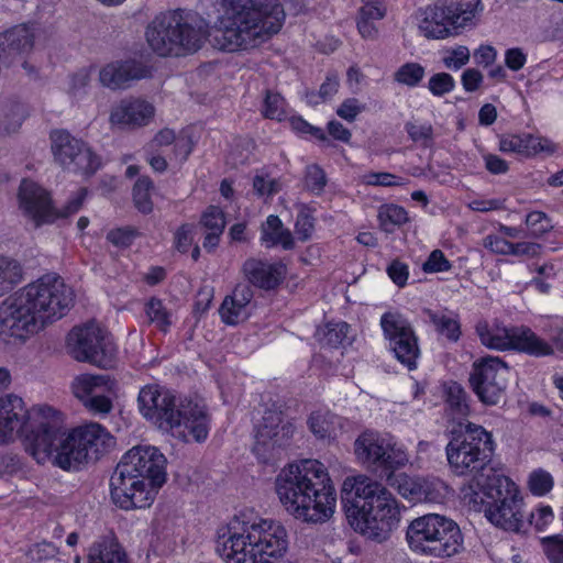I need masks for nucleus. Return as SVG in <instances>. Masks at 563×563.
Masks as SVG:
<instances>
[{
  "label": "nucleus",
  "mask_w": 563,
  "mask_h": 563,
  "mask_svg": "<svg viewBox=\"0 0 563 563\" xmlns=\"http://www.w3.org/2000/svg\"><path fill=\"white\" fill-rule=\"evenodd\" d=\"M73 303L71 288L57 275H44L1 303L0 335L24 341L63 318Z\"/></svg>",
  "instance_id": "f257e3e1"
},
{
  "label": "nucleus",
  "mask_w": 563,
  "mask_h": 563,
  "mask_svg": "<svg viewBox=\"0 0 563 563\" xmlns=\"http://www.w3.org/2000/svg\"><path fill=\"white\" fill-rule=\"evenodd\" d=\"M275 489L285 510L296 519L321 523L334 514L335 488L327 467L318 460H302L282 468Z\"/></svg>",
  "instance_id": "f03ea898"
},
{
  "label": "nucleus",
  "mask_w": 563,
  "mask_h": 563,
  "mask_svg": "<svg viewBox=\"0 0 563 563\" xmlns=\"http://www.w3.org/2000/svg\"><path fill=\"white\" fill-rule=\"evenodd\" d=\"M235 531L218 541L217 552L227 563H276L288 550L285 527L252 510L235 516Z\"/></svg>",
  "instance_id": "7ed1b4c3"
},
{
  "label": "nucleus",
  "mask_w": 563,
  "mask_h": 563,
  "mask_svg": "<svg viewBox=\"0 0 563 563\" xmlns=\"http://www.w3.org/2000/svg\"><path fill=\"white\" fill-rule=\"evenodd\" d=\"M137 404L146 420L184 442L190 437L196 442L208 438L210 419L203 406L192 401L178 402L169 390L157 385L144 386Z\"/></svg>",
  "instance_id": "20e7f679"
},
{
  "label": "nucleus",
  "mask_w": 563,
  "mask_h": 563,
  "mask_svg": "<svg viewBox=\"0 0 563 563\" xmlns=\"http://www.w3.org/2000/svg\"><path fill=\"white\" fill-rule=\"evenodd\" d=\"M464 503L475 511H484L494 526L511 532L525 527L523 499L517 485L503 474L488 477L486 484L476 483L462 488Z\"/></svg>",
  "instance_id": "39448f33"
},
{
  "label": "nucleus",
  "mask_w": 563,
  "mask_h": 563,
  "mask_svg": "<svg viewBox=\"0 0 563 563\" xmlns=\"http://www.w3.org/2000/svg\"><path fill=\"white\" fill-rule=\"evenodd\" d=\"M146 41L161 56H181L199 51L209 35L208 25L198 14L184 10L156 15L146 27Z\"/></svg>",
  "instance_id": "423d86ee"
},
{
  "label": "nucleus",
  "mask_w": 563,
  "mask_h": 563,
  "mask_svg": "<svg viewBox=\"0 0 563 563\" xmlns=\"http://www.w3.org/2000/svg\"><path fill=\"white\" fill-rule=\"evenodd\" d=\"M495 450L490 432L482 426L467 422L462 435L454 437L445 452L450 467L456 475H473L466 486L486 484L488 477L499 473L489 466Z\"/></svg>",
  "instance_id": "0eeeda50"
},
{
  "label": "nucleus",
  "mask_w": 563,
  "mask_h": 563,
  "mask_svg": "<svg viewBox=\"0 0 563 563\" xmlns=\"http://www.w3.org/2000/svg\"><path fill=\"white\" fill-rule=\"evenodd\" d=\"M406 538L413 552L437 559L451 558L463 549V536L457 523L439 514L413 519L407 528Z\"/></svg>",
  "instance_id": "6e6552de"
},
{
  "label": "nucleus",
  "mask_w": 563,
  "mask_h": 563,
  "mask_svg": "<svg viewBox=\"0 0 563 563\" xmlns=\"http://www.w3.org/2000/svg\"><path fill=\"white\" fill-rule=\"evenodd\" d=\"M481 0H437L422 11L419 29L428 38L443 40L475 25Z\"/></svg>",
  "instance_id": "1a4fd4ad"
},
{
  "label": "nucleus",
  "mask_w": 563,
  "mask_h": 563,
  "mask_svg": "<svg viewBox=\"0 0 563 563\" xmlns=\"http://www.w3.org/2000/svg\"><path fill=\"white\" fill-rule=\"evenodd\" d=\"M356 457L367 467L390 476L408 463V454L393 435L373 430L362 432L354 442Z\"/></svg>",
  "instance_id": "9d476101"
},
{
  "label": "nucleus",
  "mask_w": 563,
  "mask_h": 563,
  "mask_svg": "<svg viewBox=\"0 0 563 563\" xmlns=\"http://www.w3.org/2000/svg\"><path fill=\"white\" fill-rule=\"evenodd\" d=\"M476 333L481 342L495 350H516L531 356L542 357L554 353L553 345L536 334L530 328H505L498 324L489 325L478 322Z\"/></svg>",
  "instance_id": "9b49d317"
},
{
  "label": "nucleus",
  "mask_w": 563,
  "mask_h": 563,
  "mask_svg": "<svg viewBox=\"0 0 563 563\" xmlns=\"http://www.w3.org/2000/svg\"><path fill=\"white\" fill-rule=\"evenodd\" d=\"M67 349L76 361L101 368L112 367L117 355L112 339L93 323L74 328L68 334Z\"/></svg>",
  "instance_id": "f8f14e48"
},
{
  "label": "nucleus",
  "mask_w": 563,
  "mask_h": 563,
  "mask_svg": "<svg viewBox=\"0 0 563 563\" xmlns=\"http://www.w3.org/2000/svg\"><path fill=\"white\" fill-rule=\"evenodd\" d=\"M282 407L278 404L267 407L256 424L253 451L262 463L275 460L280 449L294 435L295 424L290 420H285Z\"/></svg>",
  "instance_id": "ddd939ff"
},
{
  "label": "nucleus",
  "mask_w": 563,
  "mask_h": 563,
  "mask_svg": "<svg viewBox=\"0 0 563 563\" xmlns=\"http://www.w3.org/2000/svg\"><path fill=\"white\" fill-rule=\"evenodd\" d=\"M85 196L86 189H80L63 210L57 211L52 206L49 195L44 188L32 180L24 179L19 189V203L24 216L38 227L76 213L81 208Z\"/></svg>",
  "instance_id": "4468645a"
},
{
  "label": "nucleus",
  "mask_w": 563,
  "mask_h": 563,
  "mask_svg": "<svg viewBox=\"0 0 563 563\" xmlns=\"http://www.w3.org/2000/svg\"><path fill=\"white\" fill-rule=\"evenodd\" d=\"M111 499L121 509L150 507L156 489L122 460L110 478Z\"/></svg>",
  "instance_id": "2eb2a0df"
},
{
  "label": "nucleus",
  "mask_w": 563,
  "mask_h": 563,
  "mask_svg": "<svg viewBox=\"0 0 563 563\" xmlns=\"http://www.w3.org/2000/svg\"><path fill=\"white\" fill-rule=\"evenodd\" d=\"M510 368L499 357L487 356L473 364L470 384L479 401L497 405L505 396Z\"/></svg>",
  "instance_id": "dca6fc26"
},
{
  "label": "nucleus",
  "mask_w": 563,
  "mask_h": 563,
  "mask_svg": "<svg viewBox=\"0 0 563 563\" xmlns=\"http://www.w3.org/2000/svg\"><path fill=\"white\" fill-rule=\"evenodd\" d=\"M399 520L400 511L397 500L387 490L377 496L369 507L351 521V525L362 534L382 541L387 538Z\"/></svg>",
  "instance_id": "f3484780"
},
{
  "label": "nucleus",
  "mask_w": 563,
  "mask_h": 563,
  "mask_svg": "<svg viewBox=\"0 0 563 563\" xmlns=\"http://www.w3.org/2000/svg\"><path fill=\"white\" fill-rule=\"evenodd\" d=\"M49 139L53 156L65 169L88 175L99 168L100 161L91 148L68 131H52Z\"/></svg>",
  "instance_id": "a211bd4d"
},
{
  "label": "nucleus",
  "mask_w": 563,
  "mask_h": 563,
  "mask_svg": "<svg viewBox=\"0 0 563 563\" xmlns=\"http://www.w3.org/2000/svg\"><path fill=\"white\" fill-rule=\"evenodd\" d=\"M380 327L395 357L408 369H415L420 349L411 323L401 313L387 311L380 318Z\"/></svg>",
  "instance_id": "6ab92c4d"
},
{
  "label": "nucleus",
  "mask_w": 563,
  "mask_h": 563,
  "mask_svg": "<svg viewBox=\"0 0 563 563\" xmlns=\"http://www.w3.org/2000/svg\"><path fill=\"white\" fill-rule=\"evenodd\" d=\"M40 449L32 456L37 463L52 462L64 471H78L87 463L78 437L73 429L70 432L60 431L53 438H44L40 442Z\"/></svg>",
  "instance_id": "aec40b11"
},
{
  "label": "nucleus",
  "mask_w": 563,
  "mask_h": 563,
  "mask_svg": "<svg viewBox=\"0 0 563 563\" xmlns=\"http://www.w3.org/2000/svg\"><path fill=\"white\" fill-rule=\"evenodd\" d=\"M386 492V487L366 475L346 477L342 484L341 498L350 521L369 507L377 496Z\"/></svg>",
  "instance_id": "412c9836"
},
{
  "label": "nucleus",
  "mask_w": 563,
  "mask_h": 563,
  "mask_svg": "<svg viewBox=\"0 0 563 563\" xmlns=\"http://www.w3.org/2000/svg\"><path fill=\"white\" fill-rule=\"evenodd\" d=\"M132 466L155 489L166 482V457L155 446L139 445L129 450L121 459Z\"/></svg>",
  "instance_id": "4be33fe9"
},
{
  "label": "nucleus",
  "mask_w": 563,
  "mask_h": 563,
  "mask_svg": "<svg viewBox=\"0 0 563 563\" xmlns=\"http://www.w3.org/2000/svg\"><path fill=\"white\" fill-rule=\"evenodd\" d=\"M62 431L60 413L48 405H37L27 410L23 434L26 437V451L32 455L40 449L44 438H53Z\"/></svg>",
  "instance_id": "5701e85b"
},
{
  "label": "nucleus",
  "mask_w": 563,
  "mask_h": 563,
  "mask_svg": "<svg viewBox=\"0 0 563 563\" xmlns=\"http://www.w3.org/2000/svg\"><path fill=\"white\" fill-rule=\"evenodd\" d=\"M397 483L399 494L413 503L443 504L452 495V489L442 479L434 476L400 475Z\"/></svg>",
  "instance_id": "b1692460"
},
{
  "label": "nucleus",
  "mask_w": 563,
  "mask_h": 563,
  "mask_svg": "<svg viewBox=\"0 0 563 563\" xmlns=\"http://www.w3.org/2000/svg\"><path fill=\"white\" fill-rule=\"evenodd\" d=\"M155 114V108L141 98H124L111 110L110 122L121 129L134 130L147 125Z\"/></svg>",
  "instance_id": "393cba45"
},
{
  "label": "nucleus",
  "mask_w": 563,
  "mask_h": 563,
  "mask_svg": "<svg viewBox=\"0 0 563 563\" xmlns=\"http://www.w3.org/2000/svg\"><path fill=\"white\" fill-rule=\"evenodd\" d=\"M27 409L24 401L16 395L0 398V443L11 440L16 434H23Z\"/></svg>",
  "instance_id": "a878e982"
},
{
  "label": "nucleus",
  "mask_w": 563,
  "mask_h": 563,
  "mask_svg": "<svg viewBox=\"0 0 563 563\" xmlns=\"http://www.w3.org/2000/svg\"><path fill=\"white\" fill-rule=\"evenodd\" d=\"M148 70L139 62H114L106 65L99 73L102 86L112 90L124 89L131 81L147 77Z\"/></svg>",
  "instance_id": "bb28decb"
},
{
  "label": "nucleus",
  "mask_w": 563,
  "mask_h": 563,
  "mask_svg": "<svg viewBox=\"0 0 563 563\" xmlns=\"http://www.w3.org/2000/svg\"><path fill=\"white\" fill-rule=\"evenodd\" d=\"M34 44L32 25H15L0 34V63L9 65L16 56L27 53Z\"/></svg>",
  "instance_id": "cd10ccee"
},
{
  "label": "nucleus",
  "mask_w": 563,
  "mask_h": 563,
  "mask_svg": "<svg viewBox=\"0 0 563 563\" xmlns=\"http://www.w3.org/2000/svg\"><path fill=\"white\" fill-rule=\"evenodd\" d=\"M78 437L87 463L97 460L114 445V439L110 432L99 423L91 422L74 429Z\"/></svg>",
  "instance_id": "c85d7f7f"
},
{
  "label": "nucleus",
  "mask_w": 563,
  "mask_h": 563,
  "mask_svg": "<svg viewBox=\"0 0 563 563\" xmlns=\"http://www.w3.org/2000/svg\"><path fill=\"white\" fill-rule=\"evenodd\" d=\"M499 150L505 153L534 156L541 153L552 154L555 152L556 146L545 137L522 133L503 136L499 142Z\"/></svg>",
  "instance_id": "c756f323"
},
{
  "label": "nucleus",
  "mask_w": 563,
  "mask_h": 563,
  "mask_svg": "<svg viewBox=\"0 0 563 563\" xmlns=\"http://www.w3.org/2000/svg\"><path fill=\"white\" fill-rule=\"evenodd\" d=\"M243 272L252 285L263 289H273L283 280L285 268L283 265L250 258L244 263Z\"/></svg>",
  "instance_id": "7c9ffc66"
},
{
  "label": "nucleus",
  "mask_w": 563,
  "mask_h": 563,
  "mask_svg": "<svg viewBox=\"0 0 563 563\" xmlns=\"http://www.w3.org/2000/svg\"><path fill=\"white\" fill-rule=\"evenodd\" d=\"M87 559L88 563H128L126 553L112 531L90 545Z\"/></svg>",
  "instance_id": "2f4dec72"
},
{
  "label": "nucleus",
  "mask_w": 563,
  "mask_h": 563,
  "mask_svg": "<svg viewBox=\"0 0 563 563\" xmlns=\"http://www.w3.org/2000/svg\"><path fill=\"white\" fill-rule=\"evenodd\" d=\"M443 395L445 416L450 420L457 422L460 427H465L464 421L468 422L466 419L471 413L468 395L465 389L460 384L450 382L444 384Z\"/></svg>",
  "instance_id": "473e14b6"
},
{
  "label": "nucleus",
  "mask_w": 563,
  "mask_h": 563,
  "mask_svg": "<svg viewBox=\"0 0 563 563\" xmlns=\"http://www.w3.org/2000/svg\"><path fill=\"white\" fill-rule=\"evenodd\" d=\"M114 382L108 375L80 374L71 382L74 396L81 402L101 393L113 390Z\"/></svg>",
  "instance_id": "72a5a7b5"
},
{
  "label": "nucleus",
  "mask_w": 563,
  "mask_h": 563,
  "mask_svg": "<svg viewBox=\"0 0 563 563\" xmlns=\"http://www.w3.org/2000/svg\"><path fill=\"white\" fill-rule=\"evenodd\" d=\"M261 241L267 249L280 245L284 250L295 247V239L289 229L285 228L282 220L274 214L267 217L262 225Z\"/></svg>",
  "instance_id": "f704fd0d"
},
{
  "label": "nucleus",
  "mask_w": 563,
  "mask_h": 563,
  "mask_svg": "<svg viewBox=\"0 0 563 563\" xmlns=\"http://www.w3.org/2000/svg\"><path fill=\"white\" fill-rule=\"evenodd\" d=\"M310 431L319 439L335 438L342 429V418L330 411H314L308 419Z\"/></svg>",
  "instance_id": "c9c22d12"
},
{
  "label": "nucleus",
  "mask_w": 563,
  "mask_h": 563,
  "mask_svg": "<svg viewBox=\"0 0 563 563\" xmlns=\"http://www.w3.org/2000/svg\"><path fill=\"white\" fill-rule=\"evenodd\" d=\"M424 313L434 329L450 341H457L461 335V327L457 316L448 309H424Z\"/></svg>",
  "instance_id": "e433bc0d"
},
{
  "label": "nucleus",
  "mask_w": 563,
  "mask_h": 563,
  "mask_svg": "<svg viewBox=\"0 0 563 563\" xmlns=\"http://www.w3.org/2000/svg\"><path fill=\"white\" fill-rule=\"evenodd\" d=\"M26 107L15 100H5L0 103V134L16 132L26 118Z\"/></svg>",
  "instance_id": "4c0bfd02"
},
{
  "label": "nucleus",
  "mask_w": 563,
  "mask_h": 563,
  "mask_svg": "<svg viewBox=\"0 0 563 563\" xmlns=\"http://www.w3.org/2000/svg\"><path fill=\"white\" fill-rule=\"evenodd\" d=\"M408 137L422 148H430L434 144V130L431 123L410 120L405 123Z\"/></svg>",
  "instance_id": "58836bf2"
},
{
  "label": "nucleus",
  "mask_w": 563,
  "mask_h": 563,
  "mask_svg": "<svg viewBox=\"0 0 563 563\" xmlns=\"http://www.w3.org/2000/svg\"><path fill=\"white\" fill-rule=\"evenodd\" d=\"M378 221L385 232H393L408 221V213L405 208L397 205H385L378 211Z\"/></svg>",
  "instance_id": "ea45409f"
},
{
  "label": "nucleus",
  "mask_w": 563,
  "mask_h": 563,
  "mask_svg": "<svg viewBox=\"0 0 563 563\" xmlns=\"http://www.w3.org/2000/svg\"><path fill=\"white\" fill-rule=\"evenodd\" d=\"M347 331L346 322L327 323L317 330V338L323 345L338 347L346 339Z\"/></svg>",
  "instance_id": "a19ab883"
},
{
  "label": "nucleus",
  "mask_w": 563,
  "mask_h": 563,
  "mask_svg": "<svg viewBox=\"0 0 563 563\" xmlns=\"http://www.w3.org/2000/svg\"><path fill=\"white\" fill-rule=\"evenodd\" d=\"M426 69L421 64L408 62L394 73V80L400 85L413 88L422 81Z\"/></svg>",
  "instance_id": "79ce46f5"
},
{
  "label": "nucleus",
  "mask_w": 563,
  "mask_h": 563,
  "mask_svg": "<svg viewBox=\"0 0 563 563\" xmlns=\"http://www.w3.org/2000/svg\"><path fill=\"white\" fill-rule=\"evenodd\" d=\"M262 113L267 119L283 121L287 117L286 100L280 93L267 90Z\"/></svg>",
  "instance_id": "37998d69"
},
{
  "label": "nucleus",
  "mask_w": 563,
  "mask_h": 563,
  "mask_svg": "<svg viewBox=\"0 0 563 563\" xmlns=\"http://www.w3.org/2000/svg\"><path fill=\"white\" fill-rule=\"evenodd\" d=\"M146 316L161 331L166 332L172 325L170 313L158 298H151L145 307Z\"/></svg>",
  "instance_id": "c03bdc74"
},
{
  "label": "nucleus",
  "mask_w": 563,
  "mask_h": 563,
  "mask_svg": "<svg viewBox=\"0 0 563 563\" xmlns=\"http://www.w3.org/2000/svg\"><path fill=\"white\" fill-rule=\"evenodd\" d=\"M153 183L148 177L139 178L133 187L134 206L144 214H148L153 210V202L150 195Z\"/></svg>",
  "instance_id": "a18cd8bd"
},
{
  "label": "nucleus",
  "mask_w": 563,
  "mask_h": 563,
  "mask_svg": "<svg viewBox=\"0 0 563 563\" xmlns=\"http://www.w3.org/2000/svg\"><path fill=\"white\" fill-rule=\"evenodd\" d=\"M219 313L222 321L229 325L239 324L240 322L245 321L250 316L249 308H245L228 297L224 298L219 309Z\"/></svg>",
  "instance_id": "49530a36"
},
{
  "label": "nucleus",
  "mask_w": 563,
  "mask_h": 563,
  "mask_svg": "<svg viewBox=\"0 0 563 563\" xmlns=\"http://www.w3.org/2000/svg\"><path fill=\"white\" fill-rule=\"evenodd\" d=\"M21 274L22 271L18 262L0 256V291L20 282Z\"/></svg>",
  "instance_id": "de8ad7c7"
},
{
  "label": "nucleus",
  "mask_w": 563,
  "mask_h": 563,
  "mask_svg": "<svg viewBox=\"0 0 563 563\" xmlns=\"http://www.w3.org/2000/svg\"><path fill=\"white\" fill-rule=\"evenodd\" d=\"M525 222L530 234L534 238H540L553 229L552 220L543 211L529 212Z\"/></svg>",
  "instance_id": "09e8293b"
},
{
  "label": "nucleus",
  "mask_w": 563,
  "mask_h": 563,
  "mask_svg": "<svg viewBox=\"0 0 563 563\" xmlns=\"http://www.w3.org/2000/svg\"><path fill=\"white\" fill-rule=\"evenodd\" d=\"M305 188L314 195H320L327 186V176L324 170L317 164H311L306 167Z\"/></svg>",
  "instance_id": "8fccbe9b"
},
{
  "label": "nucleus",
  "mask_w": 563,
  "mask_h": 563,
  "mask_svg": "<svg viewBox=\"0 0 563 563\" xmlns=\"http://www.w3.org/2000/svg\"><path fill=\"white\" fill-rule=\"evenodd\" d=\"M530 492L536 496H544L553 487L551 474L544 470L532 472L528 481Z\"/></svg>",
  "instance_id": "3c124183"
},
{
  "label": "nucleus",
  "mask_w": 563,
  "mask_h": 563,
  "mask_svg": "<svg viewBox=\"0 0 563 563\" xmlns=\"http://www.w3.org/2000/svg\"><path fill=\"white\" fill-rule=\"evenodd\" d=\"M471 53L467 46L460 45L448 49L442 58L448 69L459 70L470 62Z\"/></svg>",
  "instance_id": "603ef678"
},
{
  "label": "nucleus",
  "mask_w": 563,
  "mask_h": 563,
  "mask_svg": "<svg viewBox=\"0 0 563 563\" xmlns=\"http://www.w3.org/2000/svg\"><path fill=\"white\" fill-rule=\"evenodd\" d=\"M455 87L454 78L448 73H437L430 77L428 89L435 97L451 92Z\"/></svg>",
  "instance_id": "864d4df0"
},
{
  "label": "nucleus",
  "mask_w": 563,
  "mask_h": 563,
  "mask_svg": "<svg viewBox=\"0 0 563 563\" xmlns=\"http://www.w3.org/2000/svg\"><path fill=\"white\" fill-rule=\"evenodd\" d=\"M363 180L368 186L397 187L405 186L407 180L387 172L365 174Z\"/></svg>",
  "instance_id": "5fc2aeb1"
},
{
  "label": "nucleus",
  "mask_w": 563,
  "mask_h": 563,
  "mask_svg": "<svg viewBox=\"0 0 563 563\" xmlns=\"http://www.w3.org/2000/svg\"><path fill=\"white\" fill-rule=\"evenodd\" d=\"M201 224L209 231L223 233L225 228L223 211L219 207L210 206L201 217Z\"/></svg>",
  "instance_id": "6e6d98bb"
},
{
  "label": "nucleus",
  "mask_w": 563,
  "mask_h": 563,
  "mask_svg": "<svg viewBox=\"0 0 563 563\" xmlns=\"http://www.w3.org/2000/svg\"><path fill=\"white\" fill-rule=\"evenodd\" d=\"M314 230V218L308 209H301L296 218L295 232L302 242L308 241Z\"/></svg>",
  "instance_id": "4d7b16f0"
},
{
  "label": "nucleus",
  "mask_w": 563,
  "mask_h": 563,
  "mask_svg": "<svg viewBox=\"0 0 563 563\" xmlns=\"http://www.w3.org/2000/svg\"><path fill=\"white\" fill-rule=\"evenodd\" d=\"M451 268V262L441 250H433L422 264V271L428 274L449 272Z\"/></svg>",
  "instance_id": "13d9d810"
},
{
  "label": "nucleus",
  "mask_w": 563,
  "mask_h": 563,
  "mask_svg": "<svg viewBox=\"0 0 563 563\" xmlns=\"http://www.w3.org/2000/svg\"><path fill=\"white\" fill-rule=\"evenodd\" d=\"M195 225L181 224L174 233V246L180 253H187L194 241Z\"/></svg>",
  "instance_id": "bf43d9fd"
},
{
  "label": "nucleus",
  "mask_w": 563,
  "mask_h": 563,
  "mask_svg": "<svg viewBox=\"0 0 563 563\" xmlns=\"http://www.w3.org/2000/svg\"><path fill=\"white\" fill-rule=\"evenodd\" d=\"M366 110V106L356 98L345 99L336 109V114L347 121L354 122L360 113Z\"/></svg>",
  "instance_id": "052dcab7"
},
{
  "label": "nucleus",
  "mask_w": 563,
  "mask_h": 563,
  "mask_svg": "<svg viewBox=\"0 0 563 563\" xmlns=\"http://www.w3.org/2000/svg\"><path fill=\"white\" fill-rule=\"evenodd\" d=\"M137 235L139 232L133 228H118L107 234V240L118 247H128Z\"/></svg>",
  "instance_id": "680f3d73"
},
{
  "label": "nucleus",
  "mask_w": 563,
  "mask_h": 563,
  "mask_svg": "<svg viewBox=\"0 0 563 563\" xmlns=\"http://www.w3.org/2000/svg\"><path fill=\"white\" fill-rule=\"evenodd\" d=\"M106 394L101 393L93 398H87L81 404L93 415H107L112 410L113 405L111 398Z\"/></svg>",
  "instance_id": "e2e57ef3"
},
{
  "label": "nucleus",
  "mask_w": 563,
  "mask_h": 563,
  "mask_svg": "<svg viewBox=\"0 0 563 563\" xmlns=\"http://www.w3.org/2000/svg\"><path fill=\"white\" fill-rule=\"evenodd\" d=\"M388 277L393 280L395 285L402 288L407 285V280L409 277V267L406 263L394 260L386 269Z\"/></svg>",
  "instance_id": "0e129e2a"
},
{
  "label": "nucleus",
  "mask_w": 563,
  "mask_h": 563,
  "mask_svg": "<svg viewBox=\"0 0 563 563\" xmlns=\"http://www.w3.org/2000/svg\"><path fill=\"white\" fill-rule=\"evenodd\" d=\"M57 553L58 549L47 541L35 543L29 550V554L34 561H46L55 558Z\"/></svg>",
  "instance_id": "69168bd1"
},
{
  "label": "nucleus",
  "mask_w": 563,
  "mask_h": 563,
  "mask_svg": "<svg viewBox=\"0 0 563 563\" xmlns=\"http://www.w3.org/2000/svg\"><path fill=\"white\" fill-rule=\"evenodd\" d=\"M544 332L549 335L553 345L563 352V319L553 318L548 321Z\"/></svg>",
  "instance_id": "338daca9"
},
{
  "label": "nucleus",
  "mask_w": 563,
  "mask_h": 563,
  "mask_svg": "<svg viewBox=\"0 0 563 563\" xmlns=\"http://www.w3.org/2000/svg\"><path fill=\"white\" fill-rule=\"evenodd\" d=\"M544 550L551 563H563V538L549 539Z\"/></svg>",
  "instance_id": "774afa93"
}]
</instances>
